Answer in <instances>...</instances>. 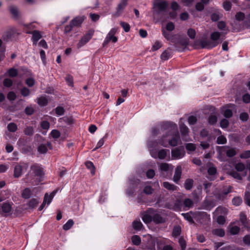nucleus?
I'll list each match as a JSON object with an SVG mask.
<instances>
[{"label": "nucleus", "mask_w": 250, "mask_h": 250, "mask_svg": "<svg viewBox=\"0 0 250 250\" xmlns=\"http://www.w3.org/2000/svg\"><path fill=\"white\" fill-rule=\"evenodd\" d=\"M27 34H32V40L33 42V44L34 45H36L37 43V42L42 37V36L40 31L38 30H34L33 31H27L26 32Z\"/></svg>", "instance_id": "obj_14"}, {"label": "nucleus", "mask_w": 250, "mask_h": 250, "mask_svg": "<svg viewBox=\"0 0 250 250\" xmlns=\"http://www.w3.org/2000/svg\"><path fill=\"white\" fill-rule=\"evenodd\" d=\"M162 32L163 35L167 40H170L171 39V36L170 34L167 32V30H166V29L163 27L162 29Z\"/></svg>", "instance_id": "obj_53"}, {"label": "nucleus", "mask_w": 250, "mask_h": 250, "mask_svg": "<svg viewBox=\"0 0 250 250\" xmlns=\"http://www.w3.org/2000/svg\"><path fill=\"white\" fill-rule=\"evenodd\" d=\"M182 215L184 216V218L190 223H193L194 221L191 216L189 213H182Z\"/></svg>", "instance_id": "obj_61"}, {"label": "nucleus", "mask_w": 250, "mask_h": 250, "mask_svg": "<svg viewBox=\"0 0 250 250\" xmlns=\"http://www.w3.org/2000/svg\"><path fill=\"white\" fill-rule=\"evenodd\" d=\"M74 225V221L72 219H69L64 225L62 228L65 230H69Z\"/></svg>", "instance_id": "obj_37"}, {"label": "nucleus", "mask_w": 250, "mask_h": 250, "mask_svg": "<svg viewBox=\"0 0 250 250\" xmlns=\"http://www.w3.org/2000/svg\"><path fill=\"white\" fill-rule=\"evenodd\" d=\"M31 195V192L30 189L29 188H25L22 193L21 196L24 199H28L30 197Z\"/></svg>", "instance_id": "obj_33"}, {"label": "nucleus", "mask_w": 250, "mask_h": 250, "mask_svg": "<svg viewBox=\"0 0 250 250\" xmlns=\"http://www.w3.org/2000/svg\"><path fill=\"white\" fill-rule=\"evenodd\" d=\"M182 173V168L180 166H178L175 168V173L173 176V181L175 183H177L180 180Z\"/></svg>", "instance_id": "obj_19"}, {"label": "nucleus", "mask_w": 250, "mask_h": 250, "mask_svg": "<svg viewBox=\"0 0 250 250\" xmlns=\"http://www.w3.org/2000/svg\"><path fill=\"white\" fill-rule=\"evenodd\" d=\"M38 104L42 106L46 105L48 103V100L45 96H41L37 99Z\"/></svg>", "instance_id": "obj_26"}, {"label": "nucleus", "mask_w": 250, "mask_h": 250, "mask_svg": "<svg viewBox=\"0 0 250 250\" xmlns=\"http://www.w3.org/2000/svg\"><path fill=\"white\" fill-rule=\"evenodd\" d=\"M221 34L218 32H214L211 34L210 39L213 44L216 43V46L219 44L218 40L220 37Z\"/></svg>", "instance_id": "obj_20"}, {"label": "nucleus", "mask_w": 250, "mask_h": 250, "mask_svg": "<svg viewBox=\"0 0 250 250\" xmlns=\"http://www.w3.org/2000/svg\"><path fill=\"white\" fill-rule=\"evenodd\" d=\"M25 167V168H27L28 167V165L27 164H23V166L21 165L20 164H17L14 167V177L15 178H19L20 177L22 174L23 167Z\"/></svg>", "instance_id": "obj_11"}, {"label": "nucleus", "mask_w": 250, "mask_h": 250, "mask_svg": "<svg viewBox=\"0 0 250 250\" xmlns=\"http://www.w3.org/2000/svg\"><path fill=\"white\" fill-rule=\"evenodd\" d=\"M44 175L42 168L39 164H34L30 167V170L26 175L27 181L32 184H38L40 179Z\"/></svg>", "instance_id": "obj_3"}, {"label": "nucleus", "mask_w": 250, "mask_h": 250, "mask_svg": "<svg viewBox=\"0 0 250 250\" xmlns=\"http://www.w3.org/2000/svg\"><path fill=\"white\" fill-rule=\"evenodd\" d=\"M244 199L246 204L250 207V184L247 187Z\"/></svg>", "instance_id": "obj_21"}, {"label": "nucleus", "mask_w": 250, "mask_h": 250, "mask_svg": "<svg viewBox=\"0 0 250 250\" xmlns=\"http://www.w3.org/2000/svg\"><path fill=\"white\" fill-rule=\"evenodd\" d=\"M156 243L158 250H175L170 245H165V242L161 239H157Z\"/></svg>", "instance_id": "obj_12"}, {"label": "nucleus", "mask_w": 250, "mask_h": 250, "mask_svg": "<svg viewBox=\"0 0 250 250\" xmlns=\"http://www.w3.org/2000/svg\"><path fill=\"white\" fill-rule=\"evenodd\" d=\"M7 129L9 131L11 132H15L18 129L17 125L14 123H11L7 125Z\"/></svg>", "instance_id": "obj_34"}, {"label": "nucleus", "mask_w": 250, "mask_h": 250, "mask_svg": "<svg viewBox=\"0 0 250 250\" xmlns=\"http://www.w3.org/2000/svg\"><path fill=\"white\" fill-rule=\"evenodd\" d=\"M212 233L213 234L219 236L223 237L225 235V231L222 229H215L212 230Z\"/></svg>", "instance_id": "obj_30"}, {"label": "nucleus", "mask_w": 250, "mask_h": 250, "mask_svg": "<svg viewBox=\"0 0 250 250\" xmlns=\"http://www.w3.org/2000/svg\"><path fill=\"white\" fill-rule=\"evenodd\" d=\"M170 55V52L167 50H166L162 53L161 58L163 60L166 61L169 59Z\"/></svg>", "instance_id": "obj_44"}, {"label": "nucleus", "mask_w": 250, "mask_h": 250, "mask_svg": "<svg viewBox=\"0 0 250 250\" xmlns=\"http://www.w3.org/2000/svg\"><path fill=\"white\" fill-rule=\"evenodd\" d=\"M153 212H154V209L152 208H149L147 210L141 213L142 220L144 223L148 224L152 221Z\"/></svg>", "instance_id": "obj_7"}, {"label": "nucleus", "mask_w": 250, "mask_h": 250, "mask_svg": "<svg viewBox=\"0 0 250 250\" xmlns=\"http://www.w3.org/2000/svg\"><path fill=\"white\" fill-rule=\"evenodd\" d=\"M56 114L58 116L62 115L64 113L65 110L62 106H58L55 109Z\"/></svg>", "instance_id": "obj_45"}, {"label": "nucleus", "mask_w": 250, "mask_h": 250, "mask_svg": "<svg viewBox=\"0 0 250 250\" xmlns=\"http://www.w3.org/2000/svg\"><path fill=\"white\" fill-rule=\"evenodd\" d=\"M59 122L65 123L67 125H71L73 123V119L71 117H63L59 119Z\"/></svg>", "instance_id": "obj_36"}, {"label": "nucleus", "mask_w": 250, "mask_h": 250, "mask_svg": "<svg viewBox=\"0 0 250 250\" xmlns=\"http://www.w3.org/2000/svg\"><path fill=\"white\" fill-rule=\"evenodd\" d=\"M12 204L8 202H4L0 204V214L3 215L11 212L12 210Z\"/></svg>", "instance_id": "obj_9"}, {"label": "nucleus", "mask_w": 250, "mask_h": 250, "mask_svg": "<svg viewBox=\"0 0 250 250\" xmlns=\"http://www.w3.org/2000/svg\"><path fill=\"white\" fill-rule=\"evenodd\" d=\"M235 18L238 21H243L245 18V14L241 12H238L235 15Z\"/></svg>", "instance_id": "obj_57"}, {"label": "nucleus", "mask_w": 250, "mask_h": 250, "mask_svg": "<svg viewBox=\"0 0 250 250\" xmlns=\"http://www.w3.org/2000/svg\"><path fill=\"white\" fill-rule=\"evenodd\" d=\"M216 143L218 144H225L227 143V139L225 137L221 135L217 138Z\"/></svg>", "instance_id": "obj_48"}, {"label": "nucleus", "mask_w": 250, "mask_h": 250, "mask_svg": "<svg viewBox=\"0 0 250 250\" xmlns=\"http://www.w3.org/2000/svg\"><path fill=\"white\" fill-rule=\"evenodd\" d=\"M229 174L232 177L238 180H241L242 176L237 172L235 171H231L229 172Z\"/></svg>", "instance_id": "obj_52"}, {"label": "nucleus", "mask_w": 250, "mask_h": 250, "mask_svg": "<svg viewBox=\"0 0 250 250\" xmlns=\"http://www.w3.org/2000/svg\"><path fill=\"white\" fill-rule=\"evenodd\" d=\"M9 9L11 13L13 15V16L15 17H17L18 16L19 11L17 7L12 5L9 7Z\"/></svg>", "instance_id": "obj_40"}, {"label": "nucleus", "mask_w": 250, "mask_h": 250, "mask_svg": "<svg viewBox=\"0 0 250 250\" xmlns=\"http://www.w3.org/2000/svg\"><path fill=\"white\" fill-rule=\"evenodd\" d=\"M159 168L162 171L167 172L169 170L172 171L173 167L167 163H163L160 165Z\"/></svg>", "instance_id": "obj_17"}, {"label": "nucleus", "mask_w": 250, "mask_h": 250, "mask_svg": "<svg viewBox=\"0 0 250 250\" xmlns=\"http://www.w3.org/2000/svg\"><path fill=\"white\" fill-rule=\"evenodd\" d=\"M235 168L238 171H243L245 169V166L242 163H238L235 165Z\"/></svg>", "instance_id": "obj_46"}, {"label": "nucleus", "mask_w": 250, "mask_h": 250, "mask_svg": "<svg viewBox=\"0 0 250 250\" xmlns=\"http://www.w3.org/2000/svg\"><path fill=\"white\" fill-rule=\"evenodd\" d=\"M23 132L26 135L32 136L34 134V129L32 127L27 126L24 128Z\"/></svg>", "instance_id": "obj_38"}, {"label": "nucleus", "mask_w": 250, "mask_h": 250, "mask_svg": "<svg viewBox=\"0 0 250 250\" xmlns=\"http://www.w3.org/2000/svg\"><path fill=\"white\" fill-rule=\"evenodd\" d=\"M163 129L167 130L168 133L163 136L161 145L167 147V143L172 146H176L180 141V138L176 124L172 123H166L162 126Z\"/></svg>", "instance_id": "obj_1"}, {"label": "nucleus", "mask_w": 250, "mask_h": 250, "mask_svg": "<svg viewBox=\"0 0 250 250\" xmlns=\"http://www.w3.org/2000/svg\"><path fill=\"white\" fill-rule=\"evenodd\" d=\"M179 126L182 136L183 137L187 136L188 133V127L183 123H181Z\"/></svg>", "instance_id": "obj_24"}, {"label": "nucleus", "mask_w": 250, "mask_h": 250, "mask_svg": "<svg viewBox=\"0 0 250 250\" xmlns=\"http://www.w3.org/2000/svg\"><path fill=\"white\" fill-rule=\"evenodd\" d=\"M117 28H113L110 30L103 43V46L104 47L106 46L110 42H112L114 43L117 42L118 38L115 36V34L117 32Z\"/></svg>", "instance_id": "obj_5"}, {"label": "nucleus", "mask_w": 250, "mask_h": 250, "mask_svg": "<svg viewBox=\"0 0 250 250\" xmlns=\"http://www.w3.org/2000/svg\"><path fill=\"white\" fill-rule=\"evenodd\" d=\"M152 221L155 224H161L165 222V219L156 210H154L152 215Z\"/></svg>", "instance_id": "obj_13"}, {"label": "nucleus", "mask_w": 250, "mask_h": 250, "mask_svg": "<svg viewBox=\"0 0 250 250\" xmlns=\"http://www.w3.org/2000/svg\"><path fill=\"white\" fill-rule=\"evenodd\" d=\"M175 28V25L172 22H168L166 26V28H165L166 30L168 31H173Z\"/></svg>", "instance_id": "obj_54"}, {"label": "nucleus", "mask_w": 250, "mask_h": 250, "mask_svg": "<svg viewBox=\"0 0 250 250\" xmlns=\"http://www.w3.org/2000/svg\"><path fill=\"white\" fill-rule=\"evenodd\" d=\"M85 165L86 167L91 170V173L92 175H94L95 173V167L92 162L88 161L85 162Z\"/></svg>", "instance_id": "obj_35"}, {"label": "nucleus", "mask_w": 250, "mask_h": 250, "mask_svg": "<svg viewBox=\"0 0 250 250\" xmlns=\"http://www.w3.org/2000/svg\"><path fill=\"white\" fill-rule=\"evenodd\" d=\"M200 44L203 48H211L216 46V43L213 44L211 41H201Z\"/></svg>", "instance_id": "obj_18"}, {"label": "nucleus", "mask_w": 250, "mask_h": 250, "mask_svg": "<svg viewBox=\"0 0 250 250\" xmlns=\"http://www.w3.org/2000/svg\"><path fill=\"white\" fill-rule=\"evenodd\" d=\"M132 242L135 245H139L141 243V238L138 235H134L132 237Z\"/></svg>", "instance_id": "obj_47"}, {"label": "nucleus", "mask_w": 250, "mask_h": 250, "mask_svg": "<svg viewBox=\"0 0 250 250\" xmlns=\"http://www.w3.org/2000/svg\"><path fill=\"white\" fill-rule=\"evenodd\" d=\"M188 35L191 39H194L195 37L196 32L193 29L190 28L188 31Z\"/></svg>", "instance_id": "obj_62"}, {"label": "nucleus", "mask_w": 250, "mask_h": 250, "mask_svg": "<svg viewBox=\"0 0 250 250\" xmlns=\"http://www.w3.org/2000/svg\"><path fill=\"white\" fill-rule=\"evenodd\" d=\"M240 220L245 228H249L247 216L244 213L242 212L240 214Z\"/></svg>", "instance_id": "obj_22"}, {"label": "nucleus", "mask_w": 250, "mask_h": 250, "mask_svg": "<svg viewBox=\"0 0 250 250\" xmlns=\"http://www.w3.org/2000/svg\"><path fill=\"white\" fill-rule=\"evenodd\" d=\"M200 136L203 138H206L207 137V140L208 141V142H210L211 139V137L209 135V132H208V131L207 130V129H203L201 131H200Z\"/></svg>", "instance_id": "obj_28"}, {"label": "nucleus", "mask_w": 250, "mask_h": 250, "mask_svg": "<svg viewBox=\"0 0 250 250\" xmlns=\"http://www.w3.org/2000/svg\"><path fill=\"white\" fill-rule=\"evenodd\" d=\"M168 3L166 1L156 0L153 4V15L156 22H165L167 20V13L166 12Z\"/></svg>", "instance_id": "obj_2"}, {"label": "nucleus", "mask_w": 250, "mask_h": 250, "mask_svg": "<svg viewBox=\"0 0 250 250\" xmlns=\"http://www.w3.org/2000/svg\"><path fill=\"white\" fill-rule=\"evenodd\" d=\"M83 19L81 17H77L70 21L71 25L72 26H79L83 22Z\"/></svg>", "instance_id": "obj_23"}, {"label": "nucleus", "mask_w": 250, "mask_h": 250, "mask_svg": "<svg viewBox=\"0 0 250 250\" xmlns=\"http://www.w3.org/2000/svg\"><path fill=\"white\" fill-rule=\"evenodd\" d=\"M223 151L225 152L228 157H232L237 154L235 148H230L228 146H224L222 147Z\"/></svg>", "instance_id": "obj_15"}, {"label": "nucleus", "mask_w": 250, "mask_h": 250, "mask_svg": "<svg viewBox=\"0 0 250 250\" xmlns=\"http://www.w3.org/2000/svg\"><path fill=\"white\" fill-rule=\"evenodd\" d=\"M120 24L125 32L129 31L130 27L128 23L124 21H120Z\"/></svg>", "instance_id": "obj_42"}, {"label": "nucleus", "mask_w": 250, "mask_h": 250, "mask_svg": "<svg viewBox=\"0 0 250 250\" xmlns=\"http://www.w3.org/2000/svg\"><path fill=\"white\" fill-rule=\"evenodd\" d=\"M185 152L183 147H178L171 151V157L173 159H179L185 155Z\"/></svg>", "instance_id": "obj_8"}, {"label": "nucleus", "mask_w": 250, "mask_h": 250, "mask_svg": "<svg viewBox=\"0 0 250 250\" xmlns=\"http://www.w3.org/2000/svg\"><path fill=\"white\" fill-rule=\"evenodd\" d=\"M129 0H120L116 8V11L113 14L115 18L119 17L124 11L125 8L128 4Z\"/></svg>", "instance_id": "obj_6"}, {"label": "nucleus", "mask_w": 250, "mask_h": 250, "mask_svg": "<svg viewBox=\"0 0 250 250\" xmlns=\"http://www.w3.org/2000/svg\"><path fill=\"white\" fill-rule=\"evenodd\" d=\"M93 32L89 31L88 33L84 35L77 44V47L80 48L85 44L92 38Z\"/></svg>", "instance_id": "obj_10"}, {"label": "nucleus", "mask_w": 250, "mask_h": 250, "mask_svg": "<svg viewBox=\"0 0 250 250\" xmlns=\"http://www.w3.org/2000/svg\"><path fill=\"white\" fill-rule=\"evenodd\" d=\"M204 5L201 2H197L195 5V8L198 11H202L204 9Z\"/></svg>", "instance_id": "obj_59"}, {"label": "nucleus", "mask_w": 250, "mask_h": 250, "mask_svg": "<svg viewBox=\"0 0 250 250\" xmlns=\"http://www.w3.org/2000/svg\"><path fill=\"white\" fill-rule=\"evenodd\" d=\"M13 32H14V31L12 29H8L4 33V35H3L4 38H11L13 34Z\"/></svg>", "instance_id": "obj_56"}, {"label": "nucleus", "mask_w": 250, "mask_h": 250, "mask_svg": "<svg viewBox=\"0 0 250 250\" xmlns=\"http://www.w3.org/2000/svg\"><path fill=\"white\" fill-rule=\"evenodd\" d=\"M8 75L11 77H16L18 74V71L16 69L12 68L8 71Z\"/></svg>", "instance_id": "obj_49"}, {"label": "nucleus", "mask_w": 250, "mask_h": 250, "mask_svg": "<svg viewBox=\"0 0 250 250\" xmlns=\"http://www.w3.org/2000/svg\"><path fill=\"white\" fill-rule=\"evenodd\" d=\"M208 122L209 124L213 125L217 122V117L214 115H210L208 119Z\"/></svg>", "instance_id": "obj_55"}, {"label": "nucleus", "mask_w": 250, "mask_h": 250, "mask_svg": "<svg viewBox=\"0 0 250 250\" xmlns=\"http://www.w3.org/2000/svg\"><path fill=\"white\" fill-rule=\"evenodd\" d=\"M240 157L242 159H247L250 157V150L246 151L240 155Z\"/></svg>", "instance_id": "obj_64"}, {"label": "nucleus", "mask_w": 250, "mask_h": 250, "mask_svg": "<svg viewBox=\"0 0 250 250\" xmlns=\"http://www.w3.org/2000/svg\"><path fill=\"white\" fill-rule=\"evenodd\" d=\"M193 184V181L191 179H188L186 180L184 187L187 190H190L192 188Z\"/></svg>", "instance_id": "obj_31"}, {"label": "nucleus", "mask_w": 250, "mask_h": 250, "mask_svg": "<svg viewBox=\"0 0 250 250\" xmlns=\"http://www.w3.org/2000/svg\"><path fill=\"white\" fill-rule=\"evenodd\" d=\"M232 204L235 206H239L242 203V200L240 197H235L232 200Z\"/></svg>", "instance_id": "obj_50"}, {"label": "nucleus", "mask_w": 250, "mask_h": 250, "mask_svg": "<svg viewBox=\"0 0 250 250\" xmlns=\"http://www.w3.org/2000/svg\"><path fill=\"white\" fill-rule=\"evenodd\" d=\"M181 231V228L180 227H176L173 230L172 234L174 236H178L180 235Z\"/></svg>", "instance_id": "obj_60"}, {"label": "nucleus", "mask_w": 250, "mask_h": 250, "mask_svg": "<svg viewBox=\"0 0 250 250\" xmlns=\"http://www.w3.org/2000/svg\"><path fill=\"white\" fill-rule=\"evenodd\" d=\"M38 151L42 154H45L47 151V148L45 145L41 144L38 147Z\"/></svg>", "instance_id": "obj_39"}, {"label": "nucleus", "mask_w": 250, "mask_h": 250, "mask_svg": "<svg viewBox=\"0 0 250 250\" xmlns=\"http://www.w3.org/2000/svg\"><path fill=\"white\" fill-rule=\"evenodd\" d=\"M220 18V13L218 11L212 13L211 15V19L212 21H217Z\"/></svg>", "instance_id": "obj_51"}, {"label": "nucleus", "mask_w": 250, "mask_h": 250, "mask_svg": "<svg viewBox=\"0 0 250 250\" xmlns=\"http://www.w3.org/2000/svg\"><path fill=\"white\" fill-rule=\"evenodd\" d=\"M143 226L142 223L140 220H135L132 223V227L136 230H141Z\"/></svg>", "instance_id": "obj_29"}, {"label": "nucleus", "mask_w": 250, "mask_h": 250, "mask_svg": "<svg viewBox=\"0 0 250 250\" xmlns=\"http://www.w3.org/2000/svg\"><path fill=\"white\" fill-rule=\"evenodd\" d=\"M183 205L184 207L188 208H191L193 206V201L189 198L185 199L183 201Z\"/></svg>", "instance_id": "obj_32"}, {"label": "nucleus", "mask_w": 250, "mask_h": 250, "mask_svg": "<svg viewBox=\"0 0 250 250\" xmlns=\"http://www.w3.org/2000/svg\"><path fill=\"white\" fill-rule=\"evenodd\" d=\"M186 148L189 151H194L196 149L195 145L192 143H188L186 145Z\"/></svg>", "instance_id": "obj_63"}, {"label": "nucleus", "mask_w": 250, "mask_h": 250, "mask_svg": "<svg viewBox=\"0 0 250 250\" xmlns=\"http://www.w3.org/2000/svg\"><path fill=\"white\" fill-rule=\"evenodd\" d=\"M51 135L53 138L57 139L60 136L61 133L58 130L54 129L51 132Z\"/></svg>", "instance_id": "obj_58"}, {"label": "nucleus", "mask_w": 250, "mask_h": 250, "mask_svg": "<svg viewBox=\"0 0 250 250\" xmlns=\"http://www.w3.org/2000/svg\"><path fill=\"white\" fill-rule=\"evenodd\" d=\"M148 145L150 154L154 158H158L160 159H164L167 157V153L169 152V150L165 149H162L157 152L156 150L153 149V142H149Z\"/></svg>", "instance_id": "obj_4"}, {"label": "nucleus", "mask_w": 250, "mask_h": 250, "mask_svg": "<svg viewBox=\"0 0 250 250\" xmlns=\"http://www.w3.org/2000/svg\"><path fill=\"white\" fill-rule=\"evenodd\" d=\"M203 208L207 210H210L214 207V205L211 201L205 200L203 203Z\"/></svg>", "instance_id": "obj_27"}, {"label": "nucleus", "mask_w": 250, "mask_h": 250, "mask_svg": "<svg viewBox=\"0 0 250 250\" xmlns=\"http://www.w3.org/2000/svg\"><path fill=\"white\" fill-rule=\"evenodd\" d=\"M39 201L36 199H31L28 203V206L30 208H34L39 204Z\"/></svg>", "instance_id": "obj_43"}, {"label": "nucleus", "mask_w": 250, "mask_h": 250, "mask_svg": "<svg viewBox=\"0 0 250 250\" xmlns=\"http://www.w3.org/2000/svg\"><path fill=\"white\" fill-rule=\"evenodd\" d=\"M57 192V190H54L49 195L47 193L44 195L43 202L49 205L52 201L53 197Z\"/></svg>", "instance_id": "obj_16"}, {"label": "nucleus", "mask_w": 250, "mask_h": 250, "mask_svg": "<svg viewBox=\"0 0 250 250\" xmlns=\"http://www.w3.org/2000/svg\"><path fill=\"white\" fill-rule=\"evenodd\" d=\"M163 186L167 190H171V191H175L177 190L178 189V188L177 186L170 184L168 182H164L163 183Z\"/></svg>", "instance_id": "obj_25"}, {"label": "nucleus", "mask_w": 250, "mask_h": 250, "mask_svg": "<svg viewBox=\"0 0 250 250\" xmlns=\"http://www.w3.org/2000/svg\"><path fill=\"white\" fill-rule=\"evenodd\" d=\"M240 231L239 227L236 226H231L230 228V233L232 235H235L239 233Z\"/></svg>", "instance_id": "obj_41"}]
</instances>
